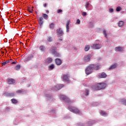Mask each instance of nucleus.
Here are the masks:
<instances>
[{
  "instance_id": "nucleus-1",
  "label": "nucleus",
  "mask_w": 126,
  "mask_h": 126,
  "mask_svg": "<svg viewBox=\"0 0 126 126\" xmlns=\"http://www.w3.org/2000/svg\"><path fill=\"white\" fill-rule=\"evenodd\" d=\"M100 69V65L97 64H90L85 69V72L87 75H89L91 73H92V71H93L94 69L95 70H98V69Z\"/></svg>"
},
{
  "instance_id": "nucleus-2",
  "label": "nucleus",
  "mask_w": 126,
  "mask_h": 126,
  "mask_svg": "<svg viewBox=\"0 0 126 126\" xmlns=\"http://www.w3.org/2000/svg\"><path fill=\"white\" fill-rule=\"evenodd\" d=\"M107 84L104 83L97 84L95 86H93L92 88L94 90H101V89H105Z\"/></svg>"
},
{
  "instance_id": "nucleus-3",
  "label": "nucleus",
  "mask_w": 126,
  "mask_h": 126,
  "mask_svg": "<svg viewBox=\"0 0 126 126\" xmlns=\"http://www.w3.org/2000/svg\"><path fill=\"white\" fill-rule=\"evenodd\" d=\"M59 97L61 100H63V101H64V102H65L67 105H70V104L72 103L71 100H70L69 98L63 94H60L59 95Z\"/></svg>"
},
{
  "instance_id": "nucleus-4",
  "label": "nucleus",
  "mask_w": 126,
  "mask_h": 126,
  "mask_svg": "<svg viewBox=\"0 0 126 126\" xmlns=\"http://www.w3.org/2000/svg\"><path fill=\"white\" fill-rule=\"evenodd\" d=\"M68 110L69 111H70V112H72V113H74V114H80V111L78 109L71 106H68Z\"/></svg>"
},
{
  "instance_id": "nucleus-5",
  "label": "nucleus",
  "mask_w": 126,
  "mask_h": 126,
  "mask_svg": "<svg viewBox=\"0 0 126 126\" xmlns=\"http://www.w3.org/2000/svg\"><path fill=\"white\" fill-rule=\"evenodd\" d=\"M95 50H99L102 48V44L99 43H94L92 46Z\"/></svg>"
},
{
  "instance_id": "nucleus-6",
  "label": "nucleus",
  "mask_w": 126,
  "mask_h": 126,
  "mask_svg": "<svg viewBox=\"0 0 126 126\" xmlns=\"http://www.w3.org/2000/svg\"><path fill=\"white\" fill-rule=\"evenodd\" d=\"M96 123L94 120H92L87 122L85 124H81V126H91Z\"/></svg>"
},
{
  "instance_id": "nucleus-7",
  "label": "nucleus",
  "mask_w": 126,
  "mask_h": 126,
  "mask_svg": "<svg viewBox=\"0 0 126 126\" xmlns=\"http://www.w3.org/2000/svg\"><path fill=\"white\" fill-rule=\"evenodd\" d=\"M56 32L57 34L59 36V37H61L63 35V30H62V28H59L58 29H57Z\"/></svg>"
},
{
  "instance_id": "nucleus-8",
  "label": "nucleus",
  "mask_w": 126,
  "mask_h": 126,
  "mask_svg": "<svg viewBox=\"0 0 126 126\" xmlns=\"http://www.w3.org/2000/svg\"><path fill=\"white\" fill-rule=\"evenodd\" d=\"M63 84L57 85L55 86L54 90H55L56 91H57L58 90H60V89H62V88H63Z\"/></svg>"
},
{
  "instance_id": "nucleus-9",
  "label": "nucleus",
  "mask_w": 126,
  "mask_h": 126,
  "mask_svg": "<svg viewBox=\"0 0 126 126\" xmlns=\"http://www.w3.org/2000/svg\"><path fill=\"white\" fill-rule=\"evenodd\" d=\"M99 78H106L107 74L105 72H101L98 74Z\"/></svg>"
},
{
  "instance_id": "nucleus-10",
  "label": "nucleus",
  "mask_w": 126,
  "mask_h": 126,
  "mask_svg": "<svg viewBox=\"0 0 126 126\" xmlns=\"http://www.w3.org/2000/svg\"><path fill=\"white\" fill-rule=\"evenodd\" d=\"M116 52H124V48L121 46L116 47L115 48Z\"/></svg>"
},
{
  "instance_id": "nucleus-11",
  "label": "nucleus",
  "mask_w": 126,
  "mask_h": 126,
  "mask_svg": "<svg viewBox=\"0 0 126 126\" xmlns=\"http://www.w3.org/2000/svg\"><path fill=\"white\" fill-rule=\"evenodd\" d=\"M33 58H34V56L32 55H30L26 58L25 61H26V62L31 61V60H32Z\"/></svg>"
},
{
  "instance_id": "nucleus-12",
  "label": "nucleus",
  "mask_w": 126,
  "mask_h": 126,
  "mask_svg": "<svg viewBox=\"0 0 126 126\" xmlns=\"http://www.w3.org/2000/svg\"><path fill=\"white\" fill-rule=\"evenodd\" d=\"M45 96L47 98L48 100H49L50 101H52L53 100V96H52V95H51L49 94H47L45 93Z\"/></svg>"
},
{
  "instance_id": "nucleus-13",
  "label": "nucleus",
  "mask_w": 126,
  "mask_h": 126,
  "mask_svg": "<svg viewBox=\"0 0 126 126\" xmlns=\"http://www.w3.org/2000/svg\"><path fill=\"white\" fill-rule=\"evenodd\" d=\"M46 47H45V46L44 45H41L39 47V50L41 52V53H45V51H46Z\"/></svg>"
},
{
  "instance_id": "nucleus-14",
  "label": "nucleus",
  "mask_w": 126,
  "mask_h": 126,
  "mask_svg": "<svg viewBox=\"0 0 126 126\" xmlns=\"http://www.w3.org/2000/svg\"><path fill=\"white\" fill-rule=\"evenodd\" d=\"M90 59H91V57L89 55H86L84 57V61L86 63H88V62H90Z\"/></svg>"
},
{
  "instance_id": "nucleus-15",
  "label": "nucleus",
  "mask_w": 126,
  "mask_h": 126,
  "mask_svg": "<svg viewBox=\"0 0 126 126\" xmlns=\"http://www.w3.org/2000/svg\"><path fill=\"white\" fill-rule=\"evenodd\" d=\"M8 84H14L15 83V80L10 78L8 79L7 80Z\"/></svg>"
},
{
  "instance_id": "nucleus-16",
  "label": "nucleus",
  "mask_w": 126,
  "mask_h": 126,
  "mask_svg": "<svg viewBox=\"0 0 126 126\" xmlns=\"http://www.w3.org/2000/svg\"><path fill=\"white\" fill-rule=\"evenodd\" d=\"M70 24V21H67L66 24V32H68L69 31V24Z\"/></svg>"
},
{
  "instance_id": "nucleus-17",
  "label": "nucleus",
  "mask_w": 126,
  "mask_h": 126,
  "mask_svg": "<svg viewBox=\"0 0 126 126\" xmlns=\"http://www.w3.org/2000/svg\"><path fill=\"white\" fill-rule=\"evenodd\" d=\"M55 63L57 65H61L62 64V60L60 59H55Z\"/></svg>"
},
{
  "instance_id": "nucleus-18",
  "label": "nucleus",
  "mask_w": 126,
  "mask_h": 126,
  "mask_svg": "<svg viewBox=\"0 0 126 126\" xmlns=\"http://www.w3.org/2000/svg\"><path fill=\"white\" fill-rule=\"evenodd\" d=\"M63 81H66V82H68L69 81V80L68 79V77L66 75H63Z\"/></svg>"
},
{
  "instance_id": "nucleus-19",
  "label": "nucleus",
  "mask_w": 126,
  "mask_h": 126,
  "mask_svg": "<svg viewBox=\"0 0 126 126\" xmlns=\"http://www.w3.org/2000/svg\"><path fill=\"white\" fill-rule=\"evenodd\" d=\"M119 103L120 104H123V105H125V106H126V99L125 98L120 99L119 100Z\"/></svg>"
},
{
  "instance_id": "nucleus-20",
  "label": "nucleus",
  "mask_w": 126,
  "mask_h": 126,
  "mask_svg": "<svg viewBox=\"0 0 126 126\" xmlns=\"http://www.w3.org/2000/svg\"><path fill=\"white\" fill-rule=\"evenodd\" d=\"M100 115H101V116H103V117H107V116H108V113H107L106 112L101 110L100 112H99Z\"/></svg>"
},
{
  "instance_id": "nucleus-21",
  "label": "nucleus",
  "mask_w": 126,
  "mask_h": 126,
  "mask_svg": "<svg viewBox=\"0 0 126 126\" xmlns=\"http://www.w3.org/2000/svg\"><path fill=\"white\" fill-rule=\"evenodd\" d=\"M85 7L87 10H88V9H90V8L91 7V5L88 2H86L85 4Z\"/></svg>"
},
{
  "instance_id": "nucleus-22",
  "label": "nucleus",
  "mask_w": 126,
  "mask_h": 126,
  "mask_svg": "<svg viewBox=\"0 0 126 126\" xmlns=\"http://www.w3.org/2000/svg\"><path fill=\"white\" fill-rule=\"evenodd\" d=\"M52 62L53 59H52V58H48L46 60V63L48 64H49V63H51Z\"/></svg>"
},
{
  "instance_id": "nucleus-23",
  "label": "nucleus",
  "mask_w": 126,
  "mask_h": 126,
  "mask_svg": "<svg viewBox=\"0 0 126 126\" xmlns=\"http://www.w3.org/2000/svg\"><path fill=\"white\" fill-rule=\"evenodd\" d=\"M57 52V47H52L51 48V52L52 55H54Z\"/></svg>"
},
{
  "instance_id": "nucleus-24",
  "label": "nucleus",
  "mask_w": 126,
  "mask_h": 126,
  "mask_svg": "<svg viewBox=\"0 0 126 126\" xmlns=\"http://www.w3.org/2000/svg\"><path fill=\"white\" fill-rule=\"evenodd\" d=\"M117 66H118V64L117 63H115L113 65H111L110 67L109 68V69L111 70V69H114V68H116V67H117Z\"/></svg>"
},
{
  "instance_id": "nucleus-25",
  "label": "nucleus",
  "mask_w": 126,
  "mask_h": 126,
  "mask_svg": "<svg viewBox=\"0 0 126 126\" xmlns=\"http://www.w3.org/2000/svg\"><path fill=\"white\" fill-rule=\"evenodd\" d=\"M14 93H6V96L7 97H12V96H14Z\"/></svg>"
},
{
  "instance_id": "nucleus-26",
  "label": "nucleus",
  "mask_w": 126,
  "mask_h": 126,
  "mask_svg": "<svg viewBox=\"0 0 126 126\" xmlns=\"http://www.w3.org/2000/svg\"><path fill=\"white\" fill-rule=\"evenodd\" d=\"M55 68V64H51L48 66V70H53Z\"/></svg>"
},
{
  "instance_id": "nucleus-27",
  "label": "nucleus",
  "mask_w": 126,
  "mask_h": 126,
  "mask_svg": "<svg viewBox=\"0 0 126 126\" xmlns=\"http://www.w3.org/2000/svg\"><path fill=\"white\" fill-rule=\"evenodd\" d=\"M124 21H120L118 22V26L119 27H122V26H124Z\"/></svg>"
},
{
  "instance_id": "nucleus-28",
  "label": "nucleus",
  "mask_w": 126,
  "mask_h": 126,
  "mask_svg": "<svg viewBox=\"0 0 126 126\" xmlns=\"http://www.w3.org/2000/svg\"><path fill=\"white\" fill-rule=\"evenodd\" d=\"M53 55L54 56V57H56L57 58H60L61 57V54L57 52L55 53H54Z\"/></svg>"
},
{
  "instance_id": "nucleus-29",
  "label": "nucleus",
  "mask_w": 126,
  "mask_h": 126,
  "mask_svg": "<svg viewBox=\"0 0 126 126\" xmlns=\"http://www.w3.org/2000/svg\"><path fill=\"white\" fill-rule=\"evenodd\" d=\"M85 96H89V90H86L84 93Z\"/></svg>"
},
{
  "instance_id": "nucleus-30",
  "label": "nucleus",
  "mask_w": 126,
  "mask_h": 126,
  "mask_svg": "<svg viewBox=\"0 0 126 126\" xmlns=\"http://www.w3.org/2000/svg\"><path fill=\"white\" fill-rule=\"evenodd\" d=\"M11 101L12 102V103H13V104H17V103L18 102V101L14 98L11 99Z\"/></svg>"
},
{
  "instance_id": "nucleus-31",
  "label": "nucleus",
  "mask_w": 126,
  "mask_h": 126,
  "mask_svg": "<svg viewBox=\"0 0 126 126\" xmlns=\"http://www.w3.org/2000/svg\"><path fill=\"white\" fill-rule=\"evenodd\" d=\"M48 42H51L53 41V38L51 36H48L47 37Z\"/></svg>"
},
{
  "instance_id": "nucleus-32",
  "label": "nucleus",
  "mask_w": 126,
  "mask_h": 126,
  "mask_svg": "<svg viewBox=\"0 0 126 126\" xmlns=\"http://www.w3.org/2000/svg\"><path fill=\"white\" fill-rule=\"evenodd\" d=\"M89 49H90V46L89 45L86 46L85 47V52H87L88 51H89Z\"/></svg>"
},
{
  "instance_id": "nucleus-33",
  "label": "nucleus",
  "mask_w": 126,
  "mask_h": 126,
  "mask_svg": "<svg viewBox=\"0 0 126 126\" xmlns=\"http://www.w3.org/2000/svg\"><path fill=\"white\" fill-rule=\"evenodd\" d=\"M103 34L104 37H105V38H107V31H106V30H104L103 31Z\"/></svg>"
},
{
  "instance_id": "nucleus-34",
  "label": "nucleus",
  "mask_w": 126,
  "mask_h": 126,
  "mask_svg": "<svg viewBox=\"0 0 126 126\" xmlns=\"http://www.w3.org/2000/svg\"><path fill=\"white\" fill-rule=\"evenodd\" d=\"M50 29H54L55 28V24L54 23H51L50 25Z\"/></svg>"
},
{
  "instance_id": "nucleus-35",
  "label": "nucleus",
  "mask_w": 126,
  "mask_h": 126,
  "mask_svg": "<svg viewBox=\"0 0 126 126\" xmlns=\"http://www.w3.org/2000/svg\"><path fill=\"white\" fill-rule=\"evenodd\" d=\"M7 63H9V61H6L5 62L2 63V65H6Z\"/></svg>"
},
{
  "instance_id": "nucleus-36",
  "label": "nucleus",
  "mask_w": 126,
  "mask_h": 126,
  "mask_svg": "<svg viewBox=\"0 0 126 126\" xmlns=\"http://www.w3.org/2000/svg\"><path fill=\"white\" fill-rule=\"evenodd\" d=\"M20 65H17L15 68V69L16 70H19V69H20Z\"/></svg>"
},
{
  "instance_id": "nucleus-37",
  "label": "nucleus",
  "mask_w": 126,
  "mask_h": 126,
  "mask_svg": "<svg viewBox=\"0 0 126 126\" xmlns=\"http://www.w3.org/2000/svg\"><path fill=\"white\" fill-rule=\"evenodd\" d=\"M42 16L43 17V18H44V19H48V15L46 14H42Z\"/></svg>"
},
{
  "instance_id": "nucleus-38",
  "label": "nucleus",
  "mask_w": 126,
  "mask_h": 126,
  "mask_svg": "<svg viewBox=\"0 0 126 126\" xmlns=\"http://www.w3.org/2000/svg\"><path fill=\"white\" fill-rule=\"evenodd\" d=\"M16 92V93H19V94H22V93H23L24 92L23 91V90H20L17 91Z\"/></svg>"
},
{
  "instance_id": "nucleus-39",
  "label": "nucleus",
  "mask_w": 126,
  "mask_h": 126,
  "mask_svg": "<svg viewBox=\"0 0 126 126\" xmlns=\"http://www.w3.org/2000/svg\"><path fill=\"white\" fill-rule=\"evenodd\" d=\"M121 10H122V7H121L120 6H118L116 8V11H121Z\"/></svg>"
},
{
  "instance_id": "nucleus-40",
  "label": "nucleus",
  "mask_w": 126,
  "mask_h": 126,
  "mask_svg": "<svg viewBox=\"0 0 126 126\" xmlns=\"http://www.w3.org/2000/svg\"><path fill=\"white\" fill-rule=\"evenodd\" d=\"M44 23V21H39V24H40V26H42Z\"/></svg>"
},
{
  "instance_id": "nucleus-41",
  "label": "nucleus",
  "mask_w": 126,
  "mask_h": 126,
  "mask_svg": "<svg viewBox=\"0 0 126 126\" xmlns=\"http://www.w3.org/2000/svg\"><path fill=\"white\" fill-rule=\"evenodd\" d=\"M109 12L110 13H112V12H114V9L113 8H110L109 9Z\"/></svg>"
},
{
  "instance_id": "nucleus-42",
  "label": "nucleus",
  "mask_w": 126,
  "mask_h": 126,
  "mask_svg": "<svg viewBox=\"0 0 126 126\" xmlns=\"http://www.w3.org/2000/svg\"><path fill=\"white\" fill-rule=\"evenodd\" d=\"M61 12H63V10H62V9L57 10V13H61Z\"/></svg>"
},
{
  "instance_id": "nucleus-43",
  "label": "nucleus",
  "mask_w": 126,
  "mask_h": 126,
  "mask_svg": "<svg viewBox=\"0 0 126 126\" xmlns=\"http://www.w3.org/2000/svg\"><path fill=\"white\" fill-rule=\"evenodd\" d=\"M86 14H87L86 12H83L82 13V15H83V16H86Z\"/></svg>"
},
{
  "instance_id": "nucleus-44",
  "label": "nucleus",
  "mask_w": 126,
  "mask_h": 126,
  "mask_svg": "<svg viewBox=\"0 0 126 126\" xmlns=\"http://www.w3.org/2000/svg\"><path fill=\"white\" fill-rule=\"evenodd\" d=\"M76 23V24H80V20L77 19Z\"/></svg>"
},
{
  "instance_id": "nucleus-45",
  "label": "nucleus",
  "mask_w": 126,
  "mask_h": 126,
  "mask_svg": "<svg viewBox=\"0 0 126 126\" xmlns=\"http://www.w3.org/2000/svg\"><path fill=\"white\" fill-rule=\"evenodd\" d=\"M51 112L53 114H55V113H56V109H52Z\"/></svg>"
},
{
  "instance_id": "nucleus-46",
  "label": "nucleus",
  "mask_w": 126,
  "mask_h": 126,
  "mask_svg": "<svg viewBox=\"0 0 126 126\" xmlns=\"http://www.w3.org/2000/svg\"><path fill=\"white\" fill-rule=\"evenodd\" d=\"M17 63V61H16L15 62H13L11 63V64H15Z\"/></svg>"
},
{
  "instance_id": "nucleus-47",
  "label": "nucleus",
  "mask_w": 126,
  "mask_h": 126,
  "mask_svg": "<svg viewBox=\"0 0 126 126\" xmlns=\"http://www.w3.org/2000/svg\"><path fill=\"white\" fill-rule=\"evenodd\" d=\"M29 12H30L31 13H32V11H33L32 9H29Z\"/></svg>"
},
{
  "instance_id": "nucleus-48",
  "label": "nucleus",
  "mask_w": 126,
  "mask_h": 126,
  "mask_svg": "<svg viewBox=\"0 0 126 126\" xmlns=\"http://www.w3.org/2000/svg\"><path fill=\"white\" fill-rule=\"evenodd\" d=\"M44 19L43 18V17H39V21H43Z\"/></svg>"
},
{
  "instance_id": "nucleus-49",
  "label": "nucleus",
  "mask_w": 126,
  "mask_h": 126,
  "mask_svg": "<svg viewBox=\"0 0 126 126\" xmlns=\"http://www.w3.org/2000/svg\"><path fill=\"white\" fill-rule=\"evenodd\" d=\"M44 7H46L47 6V4L46 3H45L44 5Z\"/></svg>"
},
{
  "instance_id": "nucleus-50",
  "label": "nucleus",
  "mask_w": 126,
  "mask_h": 126,
  "mask_svg": "<svg viewBox=\"0 0 126 126\" xmlns=\"http://www.w3.org/2000/svg\"><path fill=\"white\" fill-rule=\"evenodd\" d=\"M62 41H63L62 38L59 39V42H62Z\"/></svg>"
},
{
  "instance_id": "nucleus-51",
  "label": "nucleus",
  "mask_w": 126,
  "mask_h": 126,
  "mask_svg": "<svg viewBox=\"0 0 126 126\" xmlns=\"http://www.w3.org/2000/svg\"><path fill=\"white\" fill-rule=\"evenodd\" d=\"M46 13H49V10H46Z\"/></svg>"
},
{
  "instance_id": "nucleus-52",
  "label": "nucleus",
  "mask_w": 126,
  "mask_h": 126,
  "mask_svg": "<svg viewBox=\"0 0 126 126\" xmlns=\"http://www.w3.org/2000/svg\"><path fill=\"white\" fill-rule=\"evenodd\" d=\"M10 61H11V62H12V59H10Z\"/></svg>"
},
{
  "instance_id": "nucleus-53",
  "label": "nucleus",
  "mask_w": 126,
  "mask_h": 126,
  "mask_svg": "<svg viewBox=\"0 0 126 126\" xmlns=\"http://www.w3.org/2000/svg\"><path fill=\"white\" fill-rule=\"evenodd\" d=\"M21 44H22V45H23V43H21Z\"/></svg>"
}]
</instances>
